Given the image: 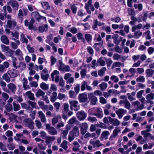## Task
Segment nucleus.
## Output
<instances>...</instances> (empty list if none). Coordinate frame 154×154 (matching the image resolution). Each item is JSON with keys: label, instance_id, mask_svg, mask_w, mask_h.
I'll return each instance as SVG.
<instances>
[{"label": "nucleus", "instance_id": "6ab92c4d", "mask_svg": "<svg viewBox=\"0 0 154 154\" xmlns=\"http://www.w3.org/2000/svg\"><path fill=\"white\" fill-rule=\"evenodd\" d=\"M55 139L54 137L48 136L45 139V143L47 145H48V147H50L51 145L50 143H51Z\"/></svg>", "mask_w": 154, "mask_h": 154}, {"label": "nucleus", "instance_id": "bb28decb", "mask_svg": "<svg viewBox=\"0 0 154 154\" xmlns=\"http://www.w3.org/2000/svg\"><path fill=\"white\" fill-rule=\"evenodd\" d=\"M38 113L41 122H45L46 121V119L45 114L43 112L41 111H40L38 112Z\"/></svg>", "mask_w": 154, "mask_h": 154}, {"label": "nucleus", "instance_id": "2eb2a0df", "mask_svg": "<svg viewBox=\"0 0 154 154\" xmlns=\"http://www.w3.org/2000/svg\"><path fill=\"white\" fill-rule=\"evenodd\" d=\"M88 97L91 100V103L92 105H94L96 104L97 101V97L95 96L93 93H88Z\"/></svg>", "mask_w": 154, "mask_h": 154}, {"label": "nucleus", "instance_id": "79ce46f5", "mask_svg": "<svg viewBox=\"0 0 154 154\" xmlns=\"http://www.w3.org/2000/svg\"><path fill=\"white\" fill-rule=\"evenodd\" d=\"M40 88L44 90H48L49 88V86L44 82H42L40 85Z\"/></svg>", "mask_w": 154, "mask_h": 154}, {"label": "nucleus", "instance_id": "09e8293b", "mask_svg": "<svg viewBox=\"0 0 154 154\" xmlns=\"http://www.w3.org/2000/svg\"><path fill=\"white\" fill-rule=\"evenodd\" d=\"M32 16L33 18H35L37 20H38L40 15L38 12L37 11H34L32 13Z\"/></svg>", "mask_w": 154, "mask_h": 154}, {"label": "nucleus", "instance_id": "5fc2aeb1", "mask_svg": "<svg viewBox=\"0 0 154 154\" xmlns=\"http://www.w3.org/2000/svg\"><path fill=\"white\" fill-rule=\"evenodd\" d=\"M134 6L136 9H137L139 11H141L143 8V5L141 3L139 4H135Z\"/></svg>", "mask_w": 154, "mask_h": 154}, {"label": "nucleus", "instance_id": "de8ad7c7", "mask_svg": "<svg viewBox=\"0 0 154 154\" xmlns=\"http://www.w3.org/2000/svg\"><path fill=\"white\" fill-rule=\"evenodd\" d=\"M106 67H102L98 71V74L99 75L102 76L104 75L105 71L106 70Z\"/></svg>", "mask_w": 154, "mask_h": 154}, {"label": "nucleus", "instance_id": "f8f14e48", "mask_svg": "<svg viewBox=\"0 0 154 154\" xmlns=\"http://www.w3.org/2000/svg\"><path fill=\"white\" fill-rule=\"evenodd\" d=\"M146 103H149L151 105H152L154 103L153 100L154 99V94L151 93L147 95L146 96Z\"/></svg>", "mask_w": 154, "mask_h": 154}, {"label": "nucleus", "instance_id": "423d86ee", "mask_svg": "<svg viewBox=\"0 0 154 154\" xmlns=\"http://www.w3.org/2000/svg\"><path fill=\"white\" fill-rule=\"evenodd\" d=\"M59 72L58 71L55 70L51 74V78L52 80L53 81H55V82L58 83L59 82Z\"/></svg>", "mask_w": 154, "mask_h": 154}, {"label": "nucleus", "instance_id": "c756f323", "mask_svg": "<svg viewBox=\"0 0 154 154\" xmlns=\"http://www.w3.org/2000/svg\"><path fill=\"white\" fill-rule=\"evenodd\" d=\"M1 39L2 42L3 43L8 45L9 43V41L8 37L5 35H2L1 36Z\"/></svg>", "mask_w": 154, "mask_h": 154}, {"label": "nucleus", "instance_id": "ea45409f", "mask_svg": "<svg viewBox=\"0 0 154 154\" xmlns=\"http://www.w3.org/2000/svg\"><path fill=\"white\" fill-rule=\"evenodd\" d=\"M136 69L133 68H131L129 70V72L130 73V75H128V76L129 77H132L134 76L136 72Z\"/></svg>", "mask_w": 154, "mask_h": 154}, {"label": "nucleus", "instance_id": "393cba45", "mask_svg": "<svg viewBox=\"0 0 154 154\" xmlns=\"http://www.w3.org/2000/svg\"><path fill=\"white\" fill-rule=\"evenodd\" d=\"M72 150L74 152L78 151L80 150V146L77 141H74L73 143Z\"/></svg>", "mask_w": 154, "mask_h": 154}, {"label": "nucleus", "instance_id": "f704fd0d", "mask_svg": "<svg viewBox=\"0 0 154 154\" xmlns=\"http://www.w3.org/2000/svg\"><path fill=\"white\" fill-rule=\"evenodd\" d=\"M70 8L73 14H75L77 11L78 8L77 7V5L75 4L72 5L70 4Z\"/></svg>", "mask_w": 154, "mask_h": 154}, {"label": "nucleus", "instance_id": "603ef678", "mask_svg": "<svg viewBox=\"0 0 154 154\" xmlns=\"http://www.w3.org/2000/svg\"><path fill=\"white\" fill-rule=\"evenodd\" d=\"M136 81L137 82H144L145 81V78L143 76L140 75L136 78Z\"/></svg>", "mask_w": 154, "mask_h": 154}, {"label": "nucleus", "instance_id": "72a5a7b5", "mask_svg": "<svg viewBox=\"0 0 154 154\" xmlns=\"http://www.w3.org/2000/svg\"><path fill=\"white\" fill-rule=\"evenodd\" d=\"M121 130L119 128L116 127L115 129L114 130L113 132L111 135L116 137L118 136V134L121 132Z\"/></svg>", "mask_w": 154, "mask_h": 154}, {"label": "nucleus", "instance_id": "e433bc0d", "mask_svg": "<svg viewBox=\"0 0 154 154\" xmlns=\"http://www.w3.org/2000/svg\"><path fill=\"white\" fill-rule=\"evenodd\" d=\"M36 97H39L43 96L45 94V93L40 89H39L35 93Z\"/></svg>", "mask_w": 154, "mask_h": 154}, {"label": "nucleus", "instance_id": "864d4df0", "mask_svg": "<svg viewBox=\"0 0 154 154\" xmlns=\"http://www.w3.org/2000/svg\"><path fill=\"white\" fill-rule=\"evenodd\" d=\"M26 66V64L25 63L20 62L18 66V68H19L21 70H23L25 69Z\"/></svg>", "mask_w": 154, "mask_h": 154}, {"label": "nucleus", "instance_id": "9d476101", "mask_svg": "<svg viewBox=\"0 0 154 154\" xmlns=\"http://www.w3.org/2000/svg\"><path fill=\"white\" fill-rule=\"evenodd\" d=\"M69 103L70 105L71 109H73L72 107L75 108L74 110L75 111L78 110L80 109V106L79 105V103L77 101L75 100L69 101Z\"/></svg>", "mask_w": 154, "mask_h": 154}, {"label": "nucleus", "instance_id": "cd10ccee", "mask_svg": "<svg viewBox=\"0 0 154 154\" xmlns=\"http://www.w3.org/2000/svg\"><path fill=\"white\" fill-rule=\"evenodd\" d=\"M12 39L15 41V42H11L12 48L13 49H16L18 48V46L20 45V41L19 40H16L14 38H12Z\"/></svg>", "mask_w": 154, "mask_h": 154}, {"label": "nucleus", "instance_id": "1a4fd4ad", "mask_svg": "<svg viewBox=\"0 0 154 154\" xmlns=\"http://www.w3.org/2000/svg\"><path fill=\"white\" fill-rule=\"evenodd\" d=\"M49 77V75L48 73V71L46 68H45L41 72V78L43 80L47 81Z\"/></svg>", "mask_w": 154, "mask_h": 154}, {"label": "nucleus", "instance_id": "338daca9", "mask_svg": "<svg viewBox=\"0 0 154 154\" xmlns=\"http://www.w3.org/2000/svg\"><path fill=\"white\" fill-rule=\"evenodd\" d=\"M62 134V137L63 139H65L66 138V136L68 133V130H62L61 131Z\"/></svg>", "mask_w": 154, "mask_h": 154}, {"label": "nucleus", "instance_id": "a19ab883", "mask_svg": "<svg viewBox=\"0 0 154 154\" xmlns=\"http://www.w3.org/2000/svg\"><path fill=\"white\" fill-rule=\"evenodd\" d=\"M14 110L15 111H17L20 109V106L19 104L16 103L14 102L13 103Z\"/></svg>", "mask_w": 154, "mask_h": 154}, {"label": "nucleus", "instance_id": "4468645a", "mask_svg": "<svg viewBox=\"0 0 154 154\" xmlns=\"http://www.w3.org/2000/svg\"><path fill=\"white\" fill-rule=\"evenodd\" d=\"M89 143L93 146L94 148L102 146V144L99 140H94V139H91L90 140Z\"/></svg>", "mask_w": 154, "mask_h": 154}, {"label": "nucleus", "instance_id": "f3484780", "mask_svg": "<svg viewBox=\"0 0 154 154\" xmlns=\"http://www.w3.org/2000/svg\"><path fill=\"white\" fill-rule=\"evenodd\" d=\"M14 52L15 55L20 60L22 61L24 60L23 54L22 52L20 49H17L14 51Z\"/></svg>", "mask_w": 154, "mask_h": 154}, {"label": "nucleus", "instance_id": "a211bd4d", "mask_svg": "<svg viewBox=\"0 0 154 154\" xmlns=\"http://www.w3.org/2000/svg\"><path fill=\"white\" fill-rule=\"evenodd\" d=\"M9 3L14 10L15 11L17 10L19 5L16 0H11L9 1Z\"/></svg>", "mask_w": 154, "mask_h": 154}, {"label": "nucleus", "instance_id": "dca6fc26", "mask_svg": "<svg viewBox=\"0 0 154 154\" xmlns=\"http://www.w3.org/2000/svg\"><path fill=\"white\" fill-rule=\"evenodd\" d=\"M19 73L18 71L15 69H10L8 71V74L11 78H14L17 76Z\"/></svg>", "mask_w": 154, "mask_h": 154}, {"label": "nucleus", "instance_id": "aec40b11", "mask_svg": "<svg viewBox=\"0 0 154 154\" xmlns=\"http://www.w3.org/2000/svg\"><path fill=\"white\" fill-rule=\"evenodd\" d=\"M34 122L33 121L29 119H27L25 120V125L26 127H28L31 129L34 128Z\"/></svg>", "mask_w": 154, "mask_h": 154}, {"label": "nucleus", "instance_id": "4c0bfd02", "mask_svg": "<svg viewBox=\"0 0 154 154\" xmlns=\"http://www.w3.org/2000/svg\"><path fill=\"white\" fill-rule=\"evenodd\" d=\"M20 40L23 43H25L27 44L28 43V40L26 38L24 35L23 34H21Z\"/></svg>", "mask_w": 154, "mask_h": 154}, {"label": "nucleus", "instance_id": "473e14b6", "mask_svg": "<svg viewBox=\"0 0 154 154\" xmlns=\"http://www.w3.org/2000/svg\"><path fill=\"white\" fill-rule=\"evenodd\" d=\"M11 60L12 62V64L13 66L16 69L18 68V66L19 63L17 62V59L14 56L11 57Z\"/></svg>", "mask_w": 154, "mask_h": 154}, {"label": "nucleus", "instance_id": "0e129e2a", "mask_svg": "<svg viewBox=\"0 0 154 154\" xmlns=\"http://www.w3.org/2000/svg\"><path fill=\"white\" fill-rule=\"evenodd\" d=\"M87 70L85 69H83L81 70L80 73L81 78H84L86 75Z\"/></svg>", "mask_w": 154, "mask_h": 154}, {"label": "nucleus", "instance_id": "680f3d73", "mask_svg": "<svg viewBox=\"0 0 154 154\" xmlns=\"http://www.w3.org/2000/svg\"><path fill=\"white\" fill-rule=\"evenodd\" d=\"M76 121L75 117L73 116L69 120L68 123L69 124H73L75 123Z\"/></svg>", "mask_w": 154, "mask_h": 154}, {"label": "nucleus", "instance_id": "5701e85b", "mask_svg": "<svg viewBox=\"0 0 154 154\" xmlns=\"http://www.w3.org/2000/svg\"><path fill=\"white\" fill-rule=\"evenodd\" d=\"M105 58L104 57H100L98 59L97 62V66H104L105 65V62L104 60Z\"/></svg>", "mask_w": 154, "mask_h": 154}, {"label": "nucleus", "instance_id": "a18cd8bd", "mask_svg": "<svg viewBox=\"0 0 154 154\" xmlns=\"http://www.w3.org/2000/svg\"><path fill=\"white\" fill-rule=\"evenodd\" d=\"M150 32L149 30H147L146 32L143 33V35H145L146 39L147 40H149L151 39Z\"/></svg>", "mask_w": 154, "mask_h": 154}, {"label": "nucleus", "instance_id": "2f4dec72", "mask_svg": "<svg viewBox=\"0 0 154 154\" xmlns=\"http://www.w3.org/2000/svg\"><path fill=\"white\" fill-rule=\"evenodd\" d=\"M146 77H149L152 76L154 74V70L152 69H148L146 70Z\"/></svg>", "mask_w": 154, "mask_h": 154}, {"label": "nucleus", "instance_id": "69168bd1", "mask_svg": "<svg viewBox=\"0 0 154 154\" xmlns=\"http://www.w3.org/2000/svg\"><path fill=\"white\" fill-rule=\"evenodd\" d=\"M35 21L33 19H31L28 25V28L29 29H32L34 28L33 24Z\"/></svg>", "mask_w": 154, "mask_h": 154}, {"label": "nucleus", "instance_id": "6e6552de", "mask_svg": "<svg viewBox=\"0 0 154 154\" xmlns=\"http://www.w3.org/2000/svg\"><path fill=\"white\" fill-rule=\"evenodd\" d=\"M80 128V131L82 135H84L87 132V130L88 128V125L87 123L85 122L80 124L79 125Z\"/></svg>", "mask_w": 154, "mask_h": 154}, {"label": "nucleus", "instance_id": "49530a36", "mask_svg": "<svg viewBox=\"0 0 154 154\" xmlns=\"http://www.w3.org/2000/svg\"><path fill=\"white\" fill-rule=\"evenodd\" d=\"M67 144V142L66 140H64L61 144V146L65 150H66L68 148Z\"/></svg>", "mask_w": 154, "mask_h": 154}, {"label": "nucleus", "instance_id": "f03ea898", "mask_svg": "<svg viewBox=\"0 0 154 154\" xmlns=\"http://www.w3.org/2000/svg\"><path fill=\"white\" fill-rule=\"evenodd\" d=\"M79 134V129L77 126L73 127V129L69 134L68 140L70 142L72 141L75 138L78 137Z\"/></svg>", "mask_w": 154, "mask_h": 154}, {"label": "nucleus", "instance_id": "13d9d810", "mask_svg": "<svg viewBox=\"0 0 154 154\" xmlns=\"http://www.w3.org/2000/svg\"><path fill=\"white\" fill-rule=\"evenodd\" d=\"M69 97L70 98H75L76 97V95L75 94V92L74 91L70 90L69 92Z\"/></svg>", "mask_w": 154, "mask_h": 154}, {"label": "nucleus", "instance_id": "58836bf2", "mask_svg": "<svg viewBox=\"0 0 154 154\" xmlns=\"http://www.w3.org/2000/svg\"><path fill=\"white\" fill-rule=\"evenodd\" d=\"M48 29V26L45 24L44 26H40L39 28V32H40L42 33L45 31L47 30Z\"/></svg>", "mask_w": 154, "mask_h": 154}, {"label": "nucleus", "instance_id": "412c9836", "mask_svg": "<svg viewBox=\"0 0 154 154\" xmlns=\"http://www.w3.org/2000/svg\"><path fill=\"white\" fill-rule=\"evenodd\" d=\"M126 112V111L122 109H119L116 111V112L118 115V118L119 119H121L122 117Z\"/></svg>", "mask_w": 154, "mask_h": 154}, {"label": "nucleus", "instance_id": "8fccbe9b", "mask_svg": "<svg viewBox=\"0 0 154 154\" xmlns=\"http://www.w3.org/2000/svg\"><path fill=\"white\" fill-rule=\"evenodd\" d=\"M99 86L101 90L104 91L107 88V84L105 82H103L99 85Z\"/></svg>", "mask_w": 154, "mask_h": 154}, {"label": "nucleus", "instance_id": "f257e3e1", "mask_svg": "<svg viewBox=\"0 0 154 154\" xmlns=\"http://www.w3.org/2000/svg\"><path fill=\"white\" fill-rule=\"evenodd\" d=\"M88 111L91 115L95 116L97 118L101 119L103 116V111L100 107L91 108Z\"/></svg>", "mask_w": 154, "mask_h": 154}, {"label": "nucleus", "instance_id": "7ed1b4c3", "mask_svg": "<svg viewBox=\"0 0 154 154\" xmlns=\"http://www.w3.org/2000/svg\"><path fill=\"white\" fill-rule=\"evenodd\" d=\"M78 100L80 103H82L84 105H87L89 102L87 95L86 93H84L80 94L79 95L78 97Z\"/></svg>", "mask_w": 154, "mask_h": 154}, {"label": "nucleus", "instance_id": "052dcab7", "mask_svg": "<svg viewBox=\"0 0 154 154\" xmlns=\"http://www.w3.org/2000/svg\"><path fill=\"white\" fill-rule=\"evenodd\" d=\"M43 8L45 10H48L49 8L48 3V2H44L42 3Z\"/></svg>", "mask_w": 154, "mask_h": 154}, {"label": "nucleus", "instance_id": "20e7f679", "mask_svg": "<svg viewBox=\"0 0 154 154\" xmlns=\"http://www.w3.org/2000/svg\"><path fill=\"white\" fill-rule=\"evenodd\" d=\"M131 105L133 107L134 109V111L133 112L142 110L144 107V105L143 104L140 103V102L138 100H136L132 102Z\"/></svg>", "mask_w": 154, "mask_h": 154}, {"label": "nucleus", "instance_id": "ddd939ff", "mask_svg": "<svg viewBox=\"0 0 154 154\" xmlns=\"http://www.w3.org/2000/svg\"><path fill=\"white\" fill-rule=\"evenodd\" d=\"M87 114L84 111L81 110L77 112L76 116L78 119L80 120H83L86 117Z\"/></svg>", "mask_w": 154, "mask_h": 154}, {"label": "nucleus", "instance_id": "774afa93", "mask_svg": "<svg viewBox=\"0 0 154 154\" xmlns=\"http://www.w3.org/2000/svg\"><path fill=\"white\" fill-rule=\"evenodd\" d=\"M147 51L149 55L152 54L154 52V48L152 47H150L147 48Z\"/></svg>", "mask_w": 154, "mask_h": 154}, {"label": "nucleus", "instance_id": "c03bdc74", "mask_svg": "<svg viewBox=\"0 0 154 154\" xmlns=\"http://www.w3.org/2000/svg\"><path fill=\"white\" fill-rule=\"evenodd\" d=\"M7 146L9 150H13L15 148V145L13 143H10L7 144Z\"/></svg>", "mask_w": 154, "mask_h": 154}, {"label": "nucleus", "instance_id": "0eeeda50", "mask_svg": "<svg viewBox=\"0 0 154 154\" xmlns=\"http://www.w3.org/2000/svg\"><path fill=\"white\" fill-rule=\"evenodd\" d=\"M17 25V23L15 20H8L7 21V27L13 30Z\"/></svg>", "mask_w": 154, "mask_h": 154}, {"label": "nucleus", "instance_id": "39448f33", "mask_svg": "<svg viewBox=\"0 0 154 154\" xmlns=\"http://www.w3.org/2000/svg\"><path fill=\"white\" fill-rule=\"evenodd\" d=\"M46 129L48 133L51 135H54L57 134V131L56 129L54 127L51 126L48 124L46 125Z\"/></svg>", "mask_w": 154, "mask_h": 154}, {"label": "nucleus", "instance_id": "7c9ffc66", "mask_svg": "<svg viewBox=\"0 0 154 154\" xmlns=\"http://www.w3.org/2000/svg\"><path fill=\"white\" fill-rule=\"evenodd\" d=\"M61 117L60 115L55 116L52 120V124L54 126L59 121V119H61Z\"/></svg>", "mask_w": 154, "mask_h": 154}, {"label": "nucleus", "instance_id": "4d7b16f0", "mask_svg": "<svg viewBox=\"0 0 154 154\" xmlns=\"http://www.w3.org/2000/svg\"><path fill=\"white\" fill-rule=\"evenodd\" d=\"M110 80L113 81L115 83H117L119 81V79L117 76L112 75L110 77Z\"/></svg>", "mask_w": 154, "mask_h": 154}, {"label": "nucleus", "instance_id": "e2e57ef3", "mask_svg": "<svg viewBox=\"0 0 154 154\" xmlns=\"http://www.w3.org/2000/svg\"><path fill=\"white\" fill-rule=\"evenodd\" d=\"M125 105V107L127 109H129L131 107V104L130 102L127 100H126V101L124 104Z\"/></svg>", "mask_w": 154, "mask_h": 154}, {"label": "nucleus", "instance_id": "c85d7f7f", "mask_svg": "<svg viewBox=\"0 0 154 154\" xmlns=\"http://www.w3.org/2000/svg\"><path fill=\"white\" fill-rule=\"evenodd\" d=\"M25 95L31 100H34L35 99L34 94L32 93L31 91L26 92Z\"/></svg>", "mask_w": 154, "mask_h": 154}, {"label": "nucleus", "instance_id": "9b49d317", "mask_svg": "<svg viewBox=\"0 0 154 154\" xmlns=\"http://www.w3.org/2000/svg\"><path fill=\"white\" fill-rule=\"evenodd\" d=\"M28 11L26 8H23L20 9L18 11L17 16L19 18L23 19L24 15L26 16L28 13Z\"/></svg>", "mask_w": 154, "mask_h": 154}, {"label": "nucleus", "instance_id": "6e6d98bb", "mask_svg": "<svg viewBox=\"0 0 154 154\" xmlns=\"http://www.w3.org/2000/svg\"><path fill=\"white\" fill-rule=\"evenodd\" d=\"M142 32L140 30H138L134 33V38H138L142 35Z\"/></svg>", "mask_w": 154, "mask_h": 154}, {"label": "nucleus", "instance_id": "b1692460", "mask_svg": "<svg viewBox=\"0 0 154 154\" xmlns=\"http://www.w3.org/2000/svg\"><path fill=\"white\" fill-rule=\"evenodd\" d=\"M7 87L9 90L12 93L14 94L15 93L17 90L16 86L15 85L12 83H10L8 84Z\"/></svg>", "mask_w": 154, "mask_h": 154}, {"label": "nucleus", "instance_id": "4be33fe9", "mask_svg": "<svg viewBox=\"0 0 154 154\" xmlns=\"http://www.w3.org/2000/svg\"><path fill=\"white\" fill-rule=\"evenodd\" d=\"M109 134V133L108 131H103L100 137V139L101 141H103L104 139L105 140L107 139Z\"/></svg>", "mask_w": 154, "mask_h": 154}, {"label": "nucleus", "instance_id": "37998d69", "mask_svg": "<svg viewBox=\"0 0 154 154\" xmlns=\"http://www.w3.org/2000/svg\"><path fill=\"white\" fill-rule=\"evenodd\" d=\"M121 20V18L119 17H116L111 19V20L112 21L116 23H119Z\"/></svg>", "mask_w": 154, "mask_h": 154}, {"label": "nucleus", "instance_id": "bf43d9fd", "mask_svg": "<svg viewBox=\"0 0 154 154\" xmlns=\"http://www.w3.org/2000/svg\"><path fill=\"white\" fill-rule=\"evenodd\" d=\"M53 38V36L51 34H50L47 37V39L45 40L46 43L50 45L51 42L50 41L52 40Z\"/></svg>", "mask_w": 154, "mask_h": 154}, {"label": "nucleus", "instance_id": "c9c22d12", "mask_svg": "<svg viewBox=\"0 0 154 154\" xmlns=\"http://www.w3.org/2000/svg\"><path fill=\"white\" fill-rule=\"evenodd\" d=\"M87 85L88 83L87 82L85 81H83L81 83V90L82 91H85Z\"/></svg>", "mask_w": 154, "mask_h": 154}, {"label": "nucleus", "instance_id": "3c124183", "mask_svg": "<svg viewBox=\"0 0 154 154\" xmlns=\"http://www.w3.org/2000/svg\"><path fill=\"white\" fill-rule=\"evenodd\" d=\"M57 93L55 92H54L52 93V96L51 97V101L52 102H54L57 99Z\"/></svg>", "mask_w": 154, "mask_h": 154}, {"label": "nucleus", "instance_id": "a878e982", "mask_svg": "<svg viewBox=\"0 0 154 154\" xmlns=\"http://www.w3.org/2000/svg\"><path fill=\"white\" fill-rule=\"evenodd\" d=\"M136 95V92H132L131 93H127V95L128 98L130 101H132L136 100V99L134 97Z\"/></svg>", "mask_w": 154, "mask_h": 154}]
</instances>
